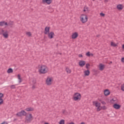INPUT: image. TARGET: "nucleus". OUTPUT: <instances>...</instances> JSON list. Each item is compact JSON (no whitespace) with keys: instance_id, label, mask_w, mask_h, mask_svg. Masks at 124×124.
Wrapping results in <instances>:
<instances>
[{"instance_id":"4be33fe9","label":"nucleus","mask_w":124,"mask_h":124,"mask_svg":"<svg viewBox=\"0 0 124 124\" xmlns=\"http://www.w3.org/2000/svg\"><path fill=\"white\" fill-rule=\"evenodd\" d=\"M26 111H27V112H30L31 111H33L34 109L32 108H26Z\"/></svg>"},{"instance_id":"f03ea898","label":"nucleus","mask_w":124,"mask_h":124,"mask_svg":"<svg viewBox=\"0 0 124 124\" xmlns=\"http://www.w3.org/2000/svg\"><path fill=\"white\" fill-rule=\"evenodd\" d=\"M9 32L8 31L3 29L0 28V35H2L4 38L7 39L9 37Z\"/></svg>"},{"instance_id":"dca6fc26","label":"nucleus","mask_w":124,"mask_h":124,"mask_svg":"<svg viewBox=\"0 0 124 124\" xmlns=\"http://www.w3.org/2000/svg\"><path fill=\"white\" fill-rule=\"evenodd\" d=\"M3 26H8V23L5 21H0V26L3 27Z\"/></svg>"},{"instance_id":"c756f323","label":"nucleus","mask_w":124,"mask_h":124,"mask_svg":"<svg viewBox=\"0 0 124 124\" xmlns=\"http://www.w3.org/2000/svg\"><path fill=\"white\" fill-rule=\"evenodd\" d=\"M3 104V99H0V105H2Z\"/></svg>"},{"instance_id":"a211bd4d","label":"nucleus","mask_w":124,"mask_h":124,"mask_svg":"<svg viewBox=\"0 0 124 124\" xmlns=\"http://www.w3.org/2000/svg\"><path fill=\"white\" fill-rule=\"evenodd\" d=\"M105 67V66H104V65H103V64L100 63L99 64V70H100L101 71H102V70L104 69Z\"/></svg>"},{"instance_id":"603ef678","label":"nucleus","mask_w":124,"mask_h":124,"mask_svg":"<svg viewBox=\"0 0 124 124\" xmlns=\"http://www.w3.org/2000/svg\"><path fill=\"white\" fill-rule=\"evenodd\" d=\"M110 63H112V62H110Z\"/></svg>"},{"instance_id":"a19ab883","label":"nucleus","mask_w":124,"mask_h":124,"mask_svg":"<svg viewBox=\"0 0 124 124\" xmlns=\"http://www.w3.org/2000/svg\"><path fill=\"white\" fill-rule=\"evenodd\" d=\"M102 109L103 110H105L106 109V107L105 106L102 107Z\"/></svg>"},{"instance_id":"58836bf2","label":"nucleus","mask_w":124,"mask_h":124,"mask_svg":"<svg viewBox=\"0 0 124 124\" xmlns=\"http://www.w3.org/2000/svg\"><path fill=\"white\" fill-rule=\"evenodd\" d=\"M100 16H105V14H103L102 13H101L100 14Z\"/></svg>"},{"instance_id":"6ab92c4d","label":"nucleus","mask_w":124,"mask_h":124,"mask_svg":"<svg viewBox=\"0 0 124 124\" xmlns=\"http://www.w3.org/2000/svg\"><path fill=\"white\" fill-rule=\"evenodd\" d=\"M84 76H89L90 73V70H85V71H84Z\"/></svg>"},{"instance_id":"7ed1b4c3","label":"nucleus","mask_w":124,"mask_h":124,"mask_svg":"<svg viewBox=\"0 0 124 124\" xmlns=\"http://www.w3.org/2000/svg\"><path fill=\"white\" fill-rule=\"evenodd\" d=\"M25 117V123L27 124H30V123H31L32 120H33V117L32 116V114L31 113H29L26 114Z\"/></svg>"},{"instance_id":"6e6552de","label":"nucleus","mask_w":124,"mask_h":124,"mask_svg":"<svg viewBox=\"0 0 124 124\" xmlns=\"http://www.w3.org/2000/svg\"><path fill=\"white\" fill-rule=\"evenodd\" d=\"M78 64L80 67H83L85 66V65L86 64V61L80 60L78 62Z\"/></svg>"},{"instance_id":"bb28decb","label":"nucleus","mask_w":124,"mask_h":124,"mask_svg":"<svg viewBox=\"0 0 124 124\" xmlns=\"http://www.w3.org/2000/svg\"><path fill=\"white\" fill-rule=\"evenodd\" d=\"M26 35L29 37L31 36V32H26Z\"/></svg>"},{"instance_id":"20e7f679","label":"nucleus","mask_w":124,"mask_h":124,"mask_svg":"<svg viewBox=\"0 0 124 124\" xmlns=\"http://www.w3.org/2000/svg\"><path fill=\"white\" fill-rule=\"evenodd\" d=\"M82 96L81 94L79 93H75L73 96V99L75 101H80L81 100V97Z\"/></svg>"},{"instance_id":"e433bc0d","label":"nucleus","mask_w":124,"mask_h":124,"mask_svg":"<svg viewBox=\"0 0 124 124\" xmlns=\"http://www.w3.org/2000/svg\"><path fill=\"white\" fill-rule=\"evenodd\" d=\"M97 112H99V111H100V110H101V109L100 108V107H98L97 108Z\"/></svg>"},{"instance_id":"c03bdc74","label":"nucleus","mask_w":124,"mask_h":124,"mask_svg":"<svg viewBox=\"0 0 124 124\" xmlns=\"http://www.w3.org/2000/svg\"><path fill=\"white\" fill-rule=\"evenodd\" d=\"M1 124H8V123L7 122H4L2 123Z\"/></svg>"},{"instance_id":"2eb2a0df","label":"nucleus","mask_w":124,"mask_h":124,"mask_svg":"<svg viewBox=\"0 0 124 124\" xmlns=\"http://www.w3.org/2000/svg\"><path fill=\"white\" fill-rule=\"evenodd\" d=\"M113 108H114V109H116V110H119V109L121 108V105L117 104H115L113 105Z\"/></svg>"},{"instance_id":"9d476101","label":"nucleus","mask_w":124,"mask_h":124,"mask_svg":"<svg viewBox=\"0 0 124 124\" xmlns=\"http://www.w3.org/2000/svg\"><path fill=\"white\" fill-rule=\"evenodd\" d=\"M78 35H79L78 34V32H75L74 33H73L72 35V39H76V38L78 37Z\"/></svg>"},{"instance_id":"9b49d317","label":"nucleus","mask_w":124,"mask_h":124,"mask_svg":"<svg viewBox=\"0 0 124 124\" xmlns=\"http://www.w3.org/2000/svg\"><path fill=\"white\" fill-rule=\"evenodd\" d=\"M48 37L49 38V39H52V38H54V35H55V33H54V32L51 31L50 33L49 32L48 34Z\"/></svg>"},{"instance_id":"f3484780","label":"nucleus","mask_w":124,"mask_h":124,"mask_svg":"<svg viewBox=\"0 0 124 124\" xmlns=\"http://www.w3.org/2000/svg\"><path fill=\"white\" fill-rule=\"evenodd\" d=\"M93 105L94 106H95V107L98 108V107H100V105L101 104L100 103H98L97 102H93Z\"/></svg>"},{"instance_id":"1a4fd4ad","label":"nucleus","mask_w":124,"mask_h":124,"mask_svg":"<svg viewBox=\"0 0 124 124\" xmlns=\"http://www.w3.org/2000/svg\"><path fill=\"white\" fill-rule=\"evenodd\" d=\"M124 5L121 4H119L117 5L116 6L117 9H118V10H120V11L123 10L124 9Z\"/></svg>"},{"instance_id":"72a5a7b5","label":"nucleus","mask_w":124,"mask_h":124,"mask_svg":"<svg viewBox=\"0 0 124 124\" xmlns=\"http://www.w3.org/2000/svg\"><path fill=\"white\" fill-rule=\"evenodd\" d=\"M8 26H13V22H10L8 23Z\"/></svg>"},{"instance_id":"423d86ee","label":"nucleus","mask_w":124,"mask_h":124,"mask_svg":"<svg viewBox=\"0 0 124 124\" xmlns=\"http://www.w3.org/2000/svg\"><path fill=\"white\" fill-rule=\"evenodd\" d=\"M53 82V78L48 77L46 80V84L47 86H51Z\"/></svg>"},{"instance_id":"4468645a","label":"nucleus","mask_w":124,"mask_h":124,"mask_svg":"<svg viewBox=\"0 0 124 124\" xmlns=\"http://www.w3.org/2000/svg\"><path fill=\"white\" fill-rule=\"evenodd\" d=\"M50 32V27H46L45 29V34H47Z\"/></svg>"},{"instance_id":"8fccbe9b","label":"nucleus","mask_w":124,"mask_h":124,"mask_svg":"<svg viewBox=\"0 0 124 124\" xmlns=\"http://www.w3.org/2000/svg\"><path fill=\"white\" fill-rule=\"evenodd\" d=\"M44 124H49V123H45Z\"/></svg>"},{"instance_id":"49530a36","label":"nucleus","mask_w":124,"mask_h":124,"mask_svg":"<svg viewBox=\"0 0 124 124\" xmlns=\"http://www.w3.org/2000/svg\"><path fill=\"white\" fill-rule=\"evenodd\" d=\"M99 36H100V35H99V34H98V35H96V37H99Z\"/></svg>"},{"instance_id":"39448f33","label":"nucleus","mask_w":124,"mask_h":124,"mask_svg":"<svg viewBox=\"0 0 124 124\" xmlns=\"http://www.w3.org/2000/svg\"><path fill=\"white\" fill-rule=\"evenodd\" d=\"M89 18L87 16H81L80 17V21L82 24H86L88 22Z\"/></svg>"},{"instance_id":"412c9836","label":"nucleus","mask_w":124,"mask_h":124,"mask_svg":"<svg viewBox=\"0 0 124 124\" xmlns=\"http://www.w3.org/2000/svg\"><path fill=\"white\" fill-rule=\"evenodd\" d=\"M17 78L18 79V83L20 84L22 83V78H21V75L20 74H18L17 75Z\"/></svg>"},{"instance_id":"f8f14e48","label":"nucleus","mask_w":124,"mask_h":124,"mask_svg":"<svg viewBox=\"0 0 124 124\" xmlns=\"http://www.w3.org/2000/svg\"><path fill=\"white\" fill-rule=\"evenodd\" d=\"M53 1V0H42L43 3H46V4H51Z\"/></svg>"},{"instance_id":"393cba45","label":"nucleus","mask_w":124,"mask_h":124,"mask_svg":"<svg viewBox=\"0 0 124 124\" xmlns=\"http://www.w3.org/2000/svg\"><path fill=\"white\" fill-rule=\"evenodd\" d=\"M66 71L67 72V73H71V70H70V69H69V68H66Z\"/></svg>"},{"instance_id":"5701e85b","label":"nucleus","mask_w":124,"mask_h":124,"mask_svg":"<svg viewBox=\"0 0 124 124\" xmlns=\"http://www.w3.org/2000/svg\"><path fill=\"white\" fill-rule=\"evenodd\" d=\"M7 73H13V69L11 68L8 69L7 70Z\"/></svg>"},{"instance_id":"cd10ccee","label":"nucleus","mask_w":124,"mask_h":124,"mask_svg":"<svg viewBox=\"0 0 124 124\" xmlns=\"http://www.w3.org/2000/svg\"><path fill=\"white\" fill-rule=\"evenodd\" d=\"M90 66H91L90 63H87L86 64V68H87V69H89L90 68L89 67Z\"/></svg>"},{"instance_id":"de8ad7c7","label":"nucleus","mask_w":124,"mask_h":124,"mask_svg":"<svg viewBox=\"0 0 124 124\" xmlns=\"http://www.w3.org/2000/svg\"><path fill=\"white\" fill-rule=\"evenodd\" d=\"M122 48L124 50V45H123V46H122Z\"/></svg>"},{"instance_id":"79ce46f5","label":"nucleus","mask_w":124,"mask_h":124,"mask_svg":"<svg viewBox=\"0 0 124 124\" xmlns=\"http://www.w3.org/2000/svg\"><path fill=\"white\" fill-rule=\"evenodd\" d=\"M113 102H114V101H116V100H114V99H112L111 100H110V102L113 103Z\"/></svg>"},{"instance_id":"ddd939ff","label":"nucleus","mask_w":124,"mask_h":124,"mask_svg":"<svg viewBox=\"0 0 124 124\" xmlns=\"http://www.w3.org/2000/svg\"><path fill=\"white\" fill-rule=\"evenodd\" d=\"M83 12H86V13L90 12V8L87 6H85L83 7Z\"/></svg>"},{"instance_id":"09e8293b","label":"nucleus","mask_w":124,"mask_h":124,"mask_svg":"<svg viewBox=\"0 0 124 124\" xmlns=\"http://www.w3.org/2000/svg\"><path fill=\"white\" fill-rule=\"evenodd\" d=\"M90 55H91V56H92V57L93 56V53L90 54Z\"/></svg>"},{"instance_id":"a878e982","label":"nucleus","mask_w":124,"mask_h":124,"mask_svg":"<svg viewBox=\"0 0 124 124\" xmlns=\"http://www.w3.org/2000/svg\"><path fill=\"white\" fill-rule=\"evenodd\" d=\"M64 120L62 119L60 121L59 124H64Z\"/></svg>"},{"instance_id":"0eeeda50","label":"nucleus","mask_w":124,"mask_h":124,"mask_svg":"<svg viewBox=\"0 0 124 124\" xmlns=\"http://www.w3.org/2000/svg\"><path fill=\"white\" fill-rule=\"evenodd\" d=\"M27 112L25 110H21L20 112H19L16 113V116L17 117H22V116H26Z\"/></svg>"},{"instance_id":"f704fd0d","label":"nucleus","mask_w":124,"mask_h":124,"mask_svg":"<svg viewBox=\"0 0 124 124\" xmlns=\"http://www.w3.org/2000/svg\"><path fill=\"white\" fill-rule=\"evenodd\" d=\"M62 113L64 115L66 113V110L65 109L63 110L62 111Z\"/></svg>"},{"instance_id":"c9c22d12","label":"nucleus","mask_w":124,"mask_h":124,"mask_svg":"<svg viewBox=\"0 0 124 124\" xmlns=\"http://www.w3.org/2000/svg\"><path fill=\"white\" fill-rule=\"evenodd\" d=\"M32 83L33 84H35L36 83V79H33L32 80Z\"/></svg>"},{"instance_id":"7c9ffc66","label":"nucleus","mask_w":124,"mask_h":124,"mask_svg":"<svg viewBox=\"0 0 124 124\" xmlns=\"http://www.w3.org/2000/svg\"><path fill=\"white\" fill-rule=\"evenodd\" d=\"M121 91H123V92H124V84L121 85Z\"/></svg>"},{"instance_id":"aec40b11","label":"nucleus","mask_w":124,"mask_h":124,"mask_svg":"<svg viewBox=\"0 0 124 124\" xmlns=\"http://www.w3.org/2000/svg\"><path fill=\"white\" fill-rule=\"evenodd\" d=\"M104 94L106 96L109 95L110 94V91L108 89L105 90L104 91Z\"/></svg>"},{"instance_id":"a18cd8bd","label":"nucleus","mask_w":124,"mask_h":124,"mask_svg":"<svg viewBox=\"0 0 124 124\" xmlns=\"http://www.w3.org/2000/svg\"><path fill=\"white\" fill-rule=\"evenodd\" d=\"M32 89H35V86L33 85L32 87Z\"/></svg>"},{"instance_id":"2f4dec72","label":"nucleus","mask_w":124,"mask_h":124,"mask_svg":"<svg viewBox=\"0 0 124 124\" xmlns=\"http://www.w3.org/2000/svg\"><path fill=\"white\" fill-rule=\"evenodd\" d=\"M2 97H3V94L2 93H0V99H3Z\"/></svg>"},{"instance_id":"b1692460","label":"nucleus","mask_w":124,"mask_h":124,"mask_svg":"<svg viewBox=\"0 0 124 124\" xmlns=\"http://www.w3.org/2000/svg\"><path fill=\"white\" fill-rule=\"evenodd\" d=\"M110 45L111 46H112V47H117V46H118V45L116 44H115V43L111 42L110 43Z\"/></svg>"},{"instance_id":"473e14b6","label":"nucleus","mask_w":124,"mask_h":124,"mask_svg":"<svg viewBox=\"0 0 124 124\" xmlns=\"http://www.w3.org/2000/svg\"><path fill=\"white\" fill-rule=\"evenodd\" d=\"M11 89H16V86L15 85H12L10 86Z\"/></svg>"},{"instance_id":"4c0bfd02","label":"nucleus","mask_w":124,"mask_h":124,"mask_svg":"<svg viewBox=\"0 0 124 124\" xmlns=\"http://www.w3.org/2000/svg\"><path fill=\"white\" fill-rule=\"evenodd\" d=\"M101 103H102V104H103V105H105V104H106V103L104 101H101Z\"/></svg>"},{"instance_id":"f257e3e1","label":"nucleus","mask_w":124,"mask_h":124,"mask_svg":"<svg viewBox=\"0 0 124 124\" xmlns=\"http://www.w3.org/2000/svg\"><path fill=\"white\" fill-rule=\"evenodd\" d=\"M38 70L40 74H46V73H48V71H49L48 67L45 65H39Z\"/></svg>"},{"instance_id":"c85d7f7f","label":"nucleus","mask_w":124,"mask_h":124,"mask_svg":"<svg viewBox=\"0 0 124 124\" xmlns=\"http://www.w3.org/2000/svg\"><path fill=\"white\" fill-rule=\"evenodd\" d=\"M86 56H87V57H91V52L88 51L87 53H86Z\"/></svg>"},{"instance_id":"37998d69","label":"nucleus","mask_w":124,"mask_h":124,"mask_svg":"<svg viewBox=\"0 0 124 124\" xmlns=\"http://www.w3.org/2000/svg\"><path fill=\"white\" fill-rule=\"evenodd\" d=\"M121 62L124 63V57L121 59Z\"/></svg>"},{"instance_id":"3c124183","label":"nucleus","mask_w":124,"mask_h":124,"mask_svg":"<svg viewBox=\"0 0 124 124\" xmlns=\"http://www.w3.org/2000/svg\"><path fill=\"white\" fill-rule=\"evenodd\" d=\"M93 0V1H94V0Z\"/></svg>"},{"instance_id":"ea45409f","label":"nucleus","mask_w":124,"mask_h":124,"mask_svg":"<svg viewBox=\"0 0 124 124\" xmlns=\"http://www.w3.org/2000/svg\"><path fill=\"white\" fill-rule=\"evenodd\" d=\"M78 57H79V58H83V55H82V54H79V55H78Z\"/></svg>"}]
</instances>
